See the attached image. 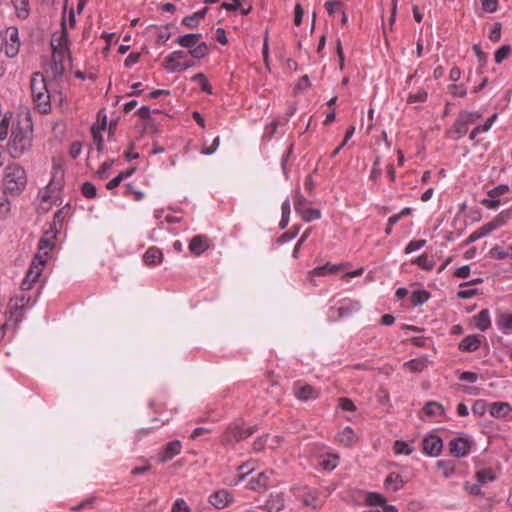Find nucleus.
<instances>
[{
  "instance_id": "1",
  "label": "nucleus",
  "mask_w": 512,
  "mask_h": 512,
  "mask_svg": "<svg viewBox=\"0 0 512 512\" xmlns=\"http://www.w3.org/2000/svg\"><path fill=\"white\" fill-rule=\"evenodd\" d=\"M32 139L33 129L28 117H24L23 120H18L16 124L13 123L11 136L7 145L10 156L14 159H18L28 152L32 147Z\"/></svg>"
},
{
  "instance_id": "2",
  "label": "nucleus",
  "mask_w": 512,
  "mask_h": 512,
  "mask_svg": "<svg viewBox=\"0 0 512 512\" xmlns=\"http://www.w3.org/2000/svg\"><path fill=\"white\" fill-rule=\"evenodd\" d=\"M3 184L6 191L12 194L21 193L27 184L25 169L18 163L8 164L4 169Z\"/></svg>"
},
{
  "instance_id": "3",
  "label": "nucleus",
  "mask_w": 512,
  "mask_h": 512,
  "mask_svg": "<svg viewBox=\"0 0 512 512\" xmlns=\"http://www.w3.org/2000/svg\"><path fill=\"white\" fill-rule=\"evenodd\" d=\"M30 88L33 101L39 111L42 113L49 112L51 109L50 94L47 89L46 81L41 73L35 72L32 74Z\"/></svg>"
},
{
  "instance_id": "4",
  "label": "nucleus",
  "mask_w": 512,
  "mask_h": 512,
  "mask_svg": "<svg viewBox=\"0 0 512 512\" xmlns=\"http://www.w3.org/2000/svg\"><path fill=\"white\" fill-rule=\"evenodd\" d=\"M202 38L201 34H185L176 39V43L181 47L188 48L187 54H190L195 59H201L208 53V46L205 42H199Z\"/></svg>"
},
{
  "instance_id": "5",
  "label": "nucleus",
  "mask_w": 512,
  "mask_h": 512,
  "mask_svg": "<svg viewBox=\"0 0 512 512\" xmlns=\"http://www.w3.org/2000/svg\"><path fill=\"white\" fill-rule=\"evenodd\" d=\"M257 431V426L248 428L240 427L237 424H232L227 427L221 436V443L224 446L233 445L243 439L250 437Z\"/></svg>"
},
{
  "instance_id": "6",
  "label": "nucleus",
  "mask_w": 512,
  "mask_h": 512,
  "mask_svg": "<svg viewBox=\"0 0 512 512\" xmlns=\"http://www.w3.org/2000/svg\"><path fill=\"white\" fill-rule=\"evenodd\" d=\"M293 493L295 497L307 507L318 509L322 506V500L313 489L307 487H294Z\"/></svg>"
},
{
  "instance_id": "7",
  "label": "nucleus",
  "mask_w": 512,
  "mask_h": 512,
  "mask_svg": "<svg viewBox=\"0 0 512 512\" xmlns=\"http://www.w3.org/2000/svg\"><path fill=\"white\" fill-rule=\"evenodd\" d=\"M20 48V40L18 36V29L16 27H8L6 30V42L4 51L7 57H15Z\"/></svg>"
},
{
  "instance_id": "8",
  "label": "nucleus",
  "mask_w": 512,
  "mask_h": 512,
  "mask_svg": "<svg viewBox=\"0 0 512 512\" xmlns=\"http://www.w3.org/2000/svg\"><path fill=\"white\" fill-rule=\"evenodd\" d=\"M47 262V252L36 254L30 264L26 277L36 282L42 274V270Z\"/></svg>"
},
{
  "instance_id": "9",
  "label": "nucleus",
  "mask_w": 512,
  "mask_h": 512,
  "mask_svg": "<svg viewBox=\"0 0 512 512\" xmlns=\"http://www.w3.org/2000/svg\"><path fill=\"white\" fill-rule=\"evenodd\" d=\"M293 392L301 401L314 400L319 396V391L315 387L302 382L295 383Z\"/></svg>"
},
{
  "instance_id": "10",
  "label": "nucleus",
  "mask_w": 512,
  "mask_h": 512,
  "mask_svg": "<svg viewBox=\"0 0 512 512\" xmlns=\"http://www.w3.org/2000/svg\"><path fill=\"white\" fill-rule=\"evenodd\" d=\"M449 450L455 457H465L471 450V444L466 438H454L449 442Z\"/></svg>"
},
{
  "instance_id": "11",
  "label": "nucleus",
  "mask_w": 512,
  "mask_h": 512,
  "mask_svg": "<svg viewBox=\"0 0 512 512\" xmlns=\"http://www.w3.org/2000/svg\"><path fill=\"white\" fill-rule=\"evenodd\" d=\"M187 57V52L182 50L174 51L170 53L164 60L163 66L170 72L181 71L182 62L181 60Z\"/></svg>"
},
{
  "instance_id": "12",
  "label": "nucleus",
  "mask_w": 512,
  "mask_h": 512,
  "mask_svg": "<svg viewBox=\"0 0 512 512\" xmlns=\"http://www.w3.org/2000/svg\"><path fill=\"white\" fill-rule=\"evenodd\" d=\"M443 448V441L436 435H429L423 440V451L430 456H438Z\"/></svg>"
},
{
  "instance_id": "13",
  "label": "nucleus",
  "mask_w": 512,
  "mask_h": 512,
  "mask_svg": "<svg viewBox=\"0 0 512 512\" xmlns=\"http://www.w3.org/2000/svg\"><path fill=\"white\" fill-rule=\"evenodd\" d=\"M182 443L179 440L168 442L159 454V462L166 463L181 453Z\"/></svg>"
},
{
  "instance_id": "14",
  "label": "nucleus",
  "mask_w": 512,
  "mask_h": 512,
  "mask_svg": "<svg viewBox=\"0 0 512 512\" xmlns=\"http://www.w3.org/2000/svg\"><path fill=\"white\" fill-rule=\"evenodd\" d=\"M58 230L59 229H54L53 227H50V229L45 232V234L39 241L38 252L36 254H43L47 252V256L49 255V251L52 250L55 246L54 239L56 238Z\"/></svg>"
},
{
  "instance_id": "15",
  "label": "nucleus",
  "mask_w": 512,
  "mask_h": 512,
  "mask_svg": "<svg viewBox=\"0 0 512 512\" xmlns=\"http://www.w3.org/2000/svg\"><path fill=\"white\" fill-rule=\"evenodd\" d=\"M210 247V240L206 235H196L189 242V250L192 254L199 256Z\"/></svg>"
},
{
  "instance_id": "16",
  "label": "nucleus",
  "mask_w": 512,
  "mask_h": 512,
  "mask_svg": "<svg viewBox=\"0 0 512 512\" xmlns=\"http://www.w3.org/2000/svg\"><path fill=\"white\" fill-rule=\"evenodd\" d=\"M233 498L227 490H219L209 497V502L217 509H223L232 502Z\"/></svg>"
},
{
  "instance_id": "17",
  "label": "nucleus",
  "mask_w": 512,
  "mask_h": 512,
  "mask_svg": "<svg viewBox=\"0 0 512 512\" xmlns=\"http://www.w3.org/2000/svg\"><path fill=\"white\" fill-rule=\"evenodd\" d=\"M273 474L272 471H264L253 477L248 482V487L254 491H261L266 489L270 476Z\"/></svg>"
},
{
  "instance_id": "18",
  "label": "nucleus",
  "mask_w": 512,
  "mask_h": 512,
  "mask_svg": "<svg viewBox=\"0 0 512 512\" xmlns=\"http://www.w3.org/2000/svg\"><path fill=\"white\" fill-rule=\"evenodd\" d=\"M65 57V54L63 51H58L56 47H54V52L52 55V64H51V73L53 77L57 78L64 74L65 67L63 65V59Z\"/></svg>"
},
{
  "instance_id": "19",
  "label": "nucleus",
  "mask_w": 512,
  "mask_h": 512,
  "mask_svg": "<svg viewBox=\"0 0 512 512\" xmlns=\"http://www.w3.org/2000/svg\"><path fill=\"white\" fill-rule=\"evenodd\" d=\"M67 43H68V34H67V30H66V23L64 20H62L61 33L58 36V38H56L55 35L53 36L51 46H52L53 50H54V47H56L58 51H63V53L66 54V52L68 50Z\"/></svg>"
},
{
  "instance_id": "20",
  "label": "nucleus",
  "mask_w": 512,
  "mask_h": 512,
  "mask_svg": "<svg viewBox=\"0 0 512 512\" xmlns=\"http://www.w3.org/2000/svg\"><path fill=\"white\" fill-rule=\"evenodd\" d=\"M263 508L268 512H279L284 508V499L282 494H271Z\"/></svg>"
},
{
  "instance_id": "21",
  "label": "nucleus",
  "mask_w": 512,
  "mask_h": 512,
  "mask_svg": "<svg viewBox=\"0 0 512 512\" xmlns=\"http://www.w3.org/2000/svg\"><path fill=\"white\" fill-rule=\"evenodd\" d=\"M143 260L148 266H155L162 262L163 253L157 247H150L144 254Z\"/></svg>"
},
{
  "instance_id": "22",
  "label": "nucleus",
  "mask_w": 512,
  "mask_h": 512,
  "mask_svg": "<svg viewBox=\"0 0 512 512\" xmlns=\"http://www.w3.org/2000/svg\"><path fill=\"white\" fill-rule=\"evenodd\" d=\"M481 340L477 335H468L460 343L459 349L461 351L474 352L480 346Z\"/></svg>"
},
{
  "instance_id": "23",
  "label": "nucleus",
  "mask_w": 512,
  "mask_h": 512,
  "mask_svg": "<svg viewBox=\"0 0 512 512\" xmlns=\"http://www.w3.org/2000/svg\"><path fill=\"white\" fill-rule=\"evenodd\" d=\"M512 410V407L507 402H494L490 407V414L495 418H504Z\"/></svg>"
},
{
  "instance_id": "24",
  "label": "nucleus",
  "mask_w": 512,
  "mask_h": 512,
  "mask_svg": "<svg viewBox=\"0 0 512 512\" xmlns=\"http://www.w3.org/2000/svg\"><path fill=\"white\" fill-rule=\"evenodd\" d=\"M468 131L467 124L461 119V117L458 115L456 121L454 122L452 128L449 130V135L454 140H458L459 138L463 137Z\"/></svg>"
},
{
  "instance_id": "25",
  "label": "nucleus",
  "mask_w": 512,
  "mask_h": 512,
  "mask_svg": "<svg viewBox=\"0 0 512 512\" xmlns=\"http://www.w3.org/2000/svg\"><path fill=\"white\" fill-rule=\"evenodd\" d=\"M476 327L481 331H486L491 326L490 314L487 309L480 311L474 316Z\"/></svg>"
},
{
  "instance_id": "26",
  "label": "nucleus",
  "mask_w": 512,
  "mask_h": 512,
  "mask_svg": "<svg viewBox=\"0 0 512 512\" xmlns=\"http://www.w3.org/2000/svg\"><path fill=\"white\" fill-rule=\"evenodd\" d=\"M423 412L428 417H436L444 414L445 410L442 404L437 401H429L423 407Z\"/></svg>"
},
{
  "instance_id": "27",
  "label": "nucleus",
  "mask_w": 512,
  "mask_h": 512,
  "mask_svg": "<svg viewBox=\"0 0 512 512\" xmlns=\"http://www.w3.org/2000/svg\"><path fill=\"white\" fill-rule=\"evenodd\" d=\"M404 366L407 367V369L410 372L413 373H419L422 372L424 369L428 366V359L426 357H419L412 359L408 362L404 363Z\"/></svg>"
},
{
  "instance_id": "28",
  "label": "nucleus",
  "mask_w": 512,
  "mask_h": 512,
  "mask_svg": "<svg viewBox=\"0 0 512 512\" xmlns=\"http://www.w3.org/2000/svg\"><path fill=\"white\" fill-rule=\"evenodd\" d=\"M385 487L393 492L398 491L404 485V481L398 473L392 472L385 479Z\"/></svg>"
},
{
  "instance_id": "29",
  "label": "nucleus",
  "mask_w": 512,
  "mask_h": 512,
  "mask_svg": "<svg viewBox=\"0 0 512 512\" xmlns=\"http://www.w3.org/2000/svg\"><path fill=\"white\" fill-rule=\"evenodd\" d=\"M337 439L344 446H351L356 440V435L350 427H345L338 433Z\"/></svg>"
},
{
  "instance_id": "30",
  "label": "nucleus",
  "mask_w": 512,
  "mask_h": 512,
  "mask_svg": "<svg viewBox=\"0 0 512 512\" xmlns=\"http://www.w3.org/2000/svg\"><path fill=\"white\" fill-rule=\"evenodd\" d=\"M492 231H494V229H493L492 225H490V223L488 222L485 225H483L482 227H480L478 230H476L475 232L470 234L466 240V243L467 244L473 243V242L477 241L478 239L490 234Z\"/></svg>"
},
{
  "instance_id": "31",
  "label": "nucleus",
  "mask_w": 512,
  "mask_h": 512,
  "mask_svg": "<svg viewBox=\"0 0 512 512\" xmlns=\"http://www.w3.org/2000/svg\"><path fill=\"white\" fill-rule=\"evenodd\" d=\"M17 16L26 19L29 16V0H12Z\"/></svg>"
},
{
  "instance_id": "32",
  "label": "nucleus",
  "mask_w": 512,
  "mask_h": 512,
  "mask_svg": "<svg viewBox=\"0 0 512 512\" xmlns=\"http://www.w3.org/2000/svg\"><path fill=\"white\" fill-rule=\"evenodd\" d=\"M340 270V265L325 264L314 268L311 271L312 276H325L327 274L336 273Z\"/></svg>"
},
{
  "instance_id": "33",
  "label": "nucleus",
  "mask_w": 512,
  "mask_h": 512,
  "mask_svg": "<svg viewBox=\"0 0 512 512\" xmlns=\"http://www.w3.org/2000/svg\"><path fill=\"white\" fill-rule=\"evenodd\" d=\"M437 469L442 472L445 478H449L455 473V465L451 460H440L437 462Z\"/></svg>"
},
{
  "instance_id": "34",
  "label": "nucleus",
  "mask_w": 512,
  "mask_h": 512,
  "mask_svg": "<svg viewBox=\"0 0 512 512\" xmlns=\"http://www.w3.org/2000/svg\"><path fill=\"white\" fill-rule=\"evenodd\" d=\"M106 129V120L103 121L101 127L96 128L95 126H92L91 132L93 136L94 143L97 146L98 152H101L103 149V137L101 135V131Z\"/></svg>"
},
{
  "instance_id": "35",
  "label": "nucleus",
  "mask_w": 512,
  "mask_h": 512,
  "mask_svg": "<svg viewBox=\"0 0 512 512\" xmlns=\"http://www.w3.org/2000/svg\"><path fill=\"white\" fill-rule=\"evenodd\" d=\"M476 479L478 483L485 484L496 479L494 471L490 468L482 469L476 472Z\"/></svg>"
},
{
  "instance_id": "36",
  "label": "nucleus",
  "mask_w": 512,
  "mask_h": 512,
  "mask_svg": "<svg viewBox=\"0 0 512 512\" xmlns=\"http://www.w3.org/2000/svg\"><path fill=\"white\" fill-rule=\"evenodd\" d=\"M22 316L23 315H22L21 311H19V312L16 311L14 313H11L7 322L0 327V337L2 338L5 335L6 329L8 328L10 323H12V325L14 327H16L18 325V323L22 320Z\"/></svg>"
},
{
  "instance_id": "37",
  "label": "nucleus",
  "mask_w": 512,
  "mask_h": 512,
  "mask_svg": "<svg viewBox=\"0 0 512 512\" xmlns=\"http://www.w3.org/2000/svg\"><path fill=\"white\" fill-rule=\"evenodd\" d=\"M511 216H512V212L510 210L502 211L489 223H490V225H492L493 229L495 230V229L503 226L504 224H506V222L510 219Z\"/></svg>"
},
{
  "instance_id": "38",
  "label": "nucleus",
  "mask_w": 512,
  "mask_h": 512,
  "mask_svg": "<svg viewBox=\"0 0 512 512\" xmlns=\"http://www.w3.org/2000/svg\"><path fill=\"white\" fill-rule=\"evenodd\" d=\"M365 501L370 506H384L386 499L379 493L369 492L366 495Z\"/></svg>"
},
{
  "instance_id": "39",
  "label": "nucleus",
  "mask_w": 512,
  "mask_h": 512,
  "mask_svg": "<svg viewBox=\"0 0 512 512\" xmlns=\"http://www.w3.org/2000/svg\"><path fill=\"white\" fill-rule=\"evenodd\" d=\"M498 328L503 333L512 330V314H503L497 322Z\"/></svg>"
},
{
  "instance_id": "40",
  "label": "nucleus",
  "mask_w": 512,
  "mask_h": 512,
  "mask_svg": "<svg viewBox=\"0 0 512 512\" xmlns=\"http://www.w3.org/2000/svg\"><path fill=\"white\" fill-rule=\"evenodd\" d=\"M69 210H70L69 205H66L63 208H61L60 210H58L54 215V219H53V223H52L51 227H53L54 229H58V226L61 227L62 223L64 221V218L68 214Z\"/></svg>"
},
{
  "instance_id": "41",
  "label": "nucleus",
  "mask_w": 512,
  "mask_h": 512,
  "mask_svg": "<svg viewBox=\"0 0 512 512\" xmlns=\"http://www.w3.org/2000/svg\"><path fill=\"white\" fill-rule=\"evenodd\" d=\"M192 81L199 84L201 89L208 93V94H211L212 93V87L211 85L209 84L207 78L205 77V75L203 73H198V74H195L193 77H192Z\"/></svg>"
},
{
  "instance_id": "42",
  "label": "nucleus",
  "mask_w": 512,
  "mask_h": 512,
  "mask_svg": "<svg viewBox=\"0 0 512 512\" xmlns=\"http://www.w3.org/2000/svg\"><path fill=\"white\" fill-rule=\"evenodd\" d=\"M489 254L492 258L495 259H504L509 256H512V246L509 247L507 250L502 249L499 246H494L490 249Z\"/></svg>"
},
{
  "instance_id": "43",
  "label": "nucleus",
  "mask_w": 512,
  "mask_h": 512,
  "mask_svg": "<svg viewBox=\"0 0 512 512\" xmlns=\"http://www.w3.org/2000/svg\"><path fill=\"white\" fill-rule=\"evenodd\" d=\"M308 203V200L299 191H297L294 199L295 211L301 214L305 209L308 208Z\"/></svg>"
},
{
  "instance_id": "44",
  "label": "nucleus",
  "mask_w": 512,
  "mask_h": 512,
  "mask_svg": "<svg viewBox=\"0 0 512 512\" xmlns=\"http://www.w3.org/2000/svg\"><path fill=\"white\" fill-rule=\"evenodd\" d=\"M459 116L468 126L469 124L475 123L482 115L476 111L464 110L459 113Z\"/></svg>"
},
{
  "instance_id": "45",
  "label": "nucleus",
  "mask_w": 512,
  "mask_h": 512,
  "mask_svg": "<svg viewBox=\"0 0 512 512\" xmlns=\"http://www.w3.org/2000/svg\"><path fill=\"white\" fill-rule=\"evenodd\" d=\"M428 299L429 294L425 290L414 291L411 295V302L415 306L425 303Z\"/></svg>"
},
{
  "instance_id": "46",
  "label": "nucleus",
  "mask_w": 512,
  "mask_h": 512,
  "mask_svg": "<svg viewBox=\"0 0 512 512\" xmlns=\"http://www.w3.org/2000/svg\"><path fill=\"white\" fill-rule=\"evenodd\" d=\"M511 46L510 45H502L498 50L495 52V62L497 64L502 63L505 59H507L511 53Z\"/></svg>"
},
{
  "instance_id": "47",
  "label": "nucleus",
  "mask_w": 512,
  "mask_h": 512,
  "mask_svg": "<svg viewBox=\"0 0 512 512\" xmlns=\"http://www.w3.org/2000/svg\"><path fill=\"white\" fill-rule=\"evenodd\" d=\"M393 449L395 454L409 455L413 451V448L408 443L401 440L395 441Z\"/></svg>"
},
{
  "instance_id": "48",
  "label": "nucleus",
  "mask_w": 512,
  "mask_h": 512,
  "mask_svg": "<svg viewBox=\"0 0 512 512\" xmlns=\"http://www.w3.org/2000/svg\"><path fill=\"white\" fill-rule=\"evenodd\" d=\"M300 215L305 222H310L312 220L321 218L320 210L309 207L305 209Z\"/></svg>"
},
{
  "instance_id": "49",
  "label": "nucleus",
  "mask_w": 512,
  "mask_h": 512,
  "mask_svg": "<svg viewBox=\"0 0 512 512\" xmlns=\"http://www.w3.org/2000/svg\"><path fill=\"white\" fill-rule=\"evenodd\" d=\"M81 192L88 199H93L97 196L96 186L91 182L83 183L81 187Z\"/></svg>"
},
{
  "instance_id": "50",
  "label": "nucleus",
  "mask_w": 512,
  "mask_h": 512,
  "mask_svg": "<svg viewBox=\"0 0 512 512\" xmlns=\"http://www.w3.org/2000/svg\"><path fill=\"white\" fill-rule=\"evenodd\" d=\"M413 262L417 263L421 268L425 270H432L434 267V261L429 259L427 255H421L417 257Z\"/></svg>"
},
{
  "instance_id": "51",
  "label": "nucleus",
  "mask_w": 512,
  "mask_h": 512,
  "mask_svg": "<svg viewBox=\"0 0 512 512\" xmlns=\"http://www.w3.org/2000/svg\"><path fill=\"white\" fill-rule=\"evenodd\" d=\"M12 117V114H5L3 119L0 122V141L6 139L8 135L9 121Z\"/></svg>"
},
{
  "instance_id": "52",
  "label": "nucleus",
  "mask_w": 512,
  "mask_h": 512,
  "mask_svg": "<svg viewBox=\"0 0 512 512\" xmlns=\"http://www.w3.org/2000/svg\"><path fill=\"white\" fill-rule=\"evenodd\" d=\"M170 24H167L161 28L158 27L159 29V33H158V36H157V41L159 43H166L170 37H171V33L169 32V28H170ZM154 27V25L152 26ZM155 28H157V26H155Z\"/></svg>"
},
{
  "instance_id": "53",
  "label": "nucleus",
  "mask_w": 512,
  "mask_h": 512,
  "mask_svg": "<svg viewBox=\"0 0 512 512\" xmlns=\"http://www.w3.org/2000/svg\"><path fill=\"white\" fill-rule=\"evenodd\" d=\"M487 410V403L484 400H476L472 406V412L475 415L483 416Z\"/></svg>"
},
{
  "instance_id": "54",
  "label": "nucleus",
  "mask_w": 512,
  "mask_h": 512,
  "mask_svg": "<svg viewBox=\"0 0 512 512\" xmlns=\"http://www.w3.org/2000/svg\"><path fill=\"white\" fill-rule=\"evenodd\" d=\"M509 191V186L501 184L488 191V196L491 198H499L501 195Z\"/></svg>"
},
{
  "instance_id": "55",
  "label": "nucleus",
  "mask_w": 512,
  "mask_h": 512,
  "mask_svg": "<svg viewBox=\"0 0 512 512\" xmlns=\"http://www.w3.org/2000/svg\"><path fill=\"white\" fill-rule=\"evenodd\" d=\"M427 99V92L424 89H419L415 94H409L407 98L408 103L424 102Z\"/></svg>"
},
{
  "instance_id": "56",
  "label": "nucleus",
  "mask_w": 512,
  "mask_h": 512,
  "mask_svg": "<svg viewBox=\"0 0 512 512\" xmlns=\"http://www.w3.org/2000/svg\"><path fill=\"white\" fill-rule=\"evenodd\" d=\"M124 194L126 196L134 195L136 201H140L144 197V193L139 191V190H136L132 183H128V184L125 185V192H124Z\"/></svg>"
},
{
  "instance_id": "57",
  "label": "nucleus",
  "mask_w": 512,
  "mask_h": 512,
  "mask_svg": "<svg viewBox=\"0 0 512 512\" xmlns=\"http://www.w3.org/2000/svg\"><path fill=\"white\" fill-rule=\"evenodd\" d=\"M501 29H502V24L500 22L494 23V25L490 31V34H489V39L492 42H498L501 39Z\"/></svg>"
},
{
  "instance_id": "58",
  "label": "nucleus",
  "mask_w": 512,
  "mask_h": 512,
  "mask_svg": "<svg viewBox=\"0 0 512 512\" xmlns=\"http://www.w3.org/2000/svg\"><path fill=\"white\" fill-rule=\"evenodd\" d=\"M171 512H190V507L184 499H177L172 506Z\"/></svg>"
},
{
  "instance_id": "59",
  "label": "nucleus",
  "mask_w": 512,
  "mask_h": 512,
  "mask_svg": "<svg viewBox=\"0 0 512 512\" xmlns=\"http://www.w3.org/2000/svg\"><path fill=\"white\" fill-rule=\"evenodd\" d=\"M277 127H278V121H272L269 125H267L265 128L264 134H263V140H266V141L271 140Z\"/></svg>"
},
{
  "instance_id": "60",
  "label": "nucleus",
  "mask_w": 512,
  "mask_h": 512,
  "mask_svg": "<svg viewBox=\"0 0 512 512\" xmlns=\"http://www.w3.org/2000/svg\"><path fill=\"white\" fill-rule=\"evenodd\" d=\"M464 489L470 495H473V496H480V495H482V491H481V488H480L479 484L465 482L464 483Z\"/></svg>"
},
{
  "instance_id": "61",
  "label": "nucleus",
  "mask_w": 512,
  "mask_h": 512,
  "mask_svg": "<svg viewBox=\"0 0 512 512\" xmlns=\"http://www.w3.org/2000/svg\"><path fill=\"white\" fill-rule=\"evenodd\" d=\"M486 12L493 13L498 9V0H480Z\"/></svg>"
},
{
  "instance_id": "62",
  "label": "nucleus",
  "mask_w": 512,
  "mask_h": 512,
  "mask_svg": "<svg viewBox=\"0 0 512 512\" xmlns=\"http://www.w3.org/2000/svg\"><path fill=\"white\" fill-rule=\"evenodd\" d=\"M298 231H299V226H296V227H294L293 231L285 232L278 238V240H277L278 243L283 244V243H286V242L292 240L293 238L296 237V235L298 234Z\"/></svg>"
},
{
  "instance_id": "63",
  "label": "nucleus",
  "mask_w": 512,
  "mask_h": 512,
  "mask_svg": "<svg viewBox=\"0 0 512 512\" xmlns=\"http://www.w3.org/2000/svg\"><path fill=\"white\" fill-rule=\"evenodd\" d=\"M199 23L200 21L198 20L194 13L184 17L182 20V24L188 28H196L198 27Z\"/></svg>"
},
{
  "instance_id": "64",
  "label": "nucleus",
  "mask_w": 512,
  "mask_h": 512,
  "mask_svg": "<svg viewBox=\"0 0 512 512\" xmlns=\"http://www.w3.org/2000/svg\"><path fill=\"white\" fill-rule=\"evenodd\" d=\"M56 187V185L51 181L48 186L44 189V190H41L40 193H39V196L41 198V200L43 202H48L52 196L50 194V192Z\"/></svg>"
}]
</instances>
